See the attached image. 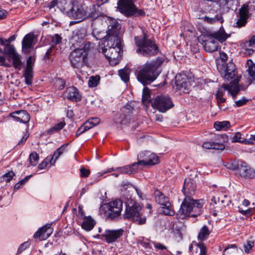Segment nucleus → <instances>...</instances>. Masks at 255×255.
Returning a JSON list of instances; mask_svg holds the SVG:
<instances>
[{"label":"nucleus","mask_w":255,"mask_h":255,"mask_svg":"<svg viewBox=\"0 0 255 255\" xmlns=\"http://www.w3.org/2000/svg\"><path fill=\"white\" fill-rule=\"evenodd\" d=\"M52 47H50L45 53L43 59L45 63H50L53 62V57L52 55Z\"/></svg>","instance_id":"5fc2aeb1"},{"label":"nucleus","mask_w":255,"mask_h":255,"mask_svg":"<svg viewBox=\"0 0 255 255\" xmlns=\"http://www.w3.org/2000/svg\"><path fill=\"white\" fill-rule=\"evenodd\" d=\"M255 245V241L250 240L247 241L246 244L244 245V250L246 253L249 254L250 253L252 248L254 247Z\"/></svg>","instance_id":"4d7b16f0"},{"label":"nucleus","mask_w":255,"mask_h":255,"mask_svg":"<svg viewBox=\"0 0 255 255\" xmlns=\"http://www.w3.org/2000/svg\"><path fill=\"white\" fill-rule=\"evenodd\" d=\"M229 92V84H223L218 88V90L216 94V97L224 96L226 91Z\"/></svg>","instance_id":"603ef678"},{"label":"nucleus","mask_w":255,"mask_h":255,"mask_svg":"<svg viewBox=\"0 0 255 255\" xmlns=\"http://www.w3.org/2000/svg\"><path fill=\"white\" fill-rule=\"evenodd\" d=\"M92 48V44L90 42H87L85 44L83 48H77L71 52L69 56L71 64L87 62L88 55Z\"/></svg>","instance_id":"20e7f679"},{"label":"nucleus","mask_w":255,"mask_h":255,"mask_svg":"<svg viewBox=\"0 0 255 255\" xmlns=\"http://www.w3.org/2000/svg\"><path fill=\"white\" fill-rule=\"evenodd\" d=\"M196 190V182L194 178H186L184 180L182 188L185 197H192Z\"/></svg>","instance_id":"ddd939ff"},{"label":"nucleus","mask_w":255,"mask_h":255,"mask_svg":"<svg viewBox=\"0 0 255 255\" xmlns=\"http://www.w3.org/2000/svg\"><path fill=\"white\" fill-rule=\"evenodd\" d=\"M226 167L228 169L232 170L233 171H236V173H238L239 166H240V161L237 162L236 161L227 162L225 164Z\"/></svg>","instance_id":"de8ad7c7"},{"label":"nucleus","mask_w":255,"mask_h":255,"mask_svg":"<svg viewBox=\"0 0 255 255\" xmlns=\"http://www.w3.org/2000/svg\"><path fill=\"white\" fill-rule=\"evenodd\" d=\"M123 201L116 199L113 201L105 204L103 207L105 216L111 220H114L121 215L123 209Z\"/></svg>","instance_id":"423d86ee"},{"label":"nucleus","mask_w":255,"mask_h":255,"mask_svg":"<svg viewBox=\"0 0 255 255\" xmlns=\"http://www.w3.org/2000/svg\"><path fill=\"white\" fill-rule=\"evenodd\" d=\"M123 33L121 26L118 22L113 21L112 24L109 25L107 35L122 36Z\"/></svg>","instance_id":"b1692460"},{"label":"nucleus","mask_w":255,"mask_h":255,"mask_svg":"<svg viewBox=\"0 0 255 255\" xmlns=\"http://www.w3.org/2000/svg\"><path fill=\"white\" fill-rule=\"evenodd\" d=\"M155 200L156 202L159 205L163 206L167 204L169 206L170 202L168 197L166 196L163 193L158 190H156L154 193Z\"/></svg>","instance_id":"c85d7f7f"},{"label":"nucleus","mask_w":255,"mask_h":255,"mask_svg":"<svg viewBox=\"0 0 255 255\" xmlns=\"http://www.w3.org/2000/svg\"><path fill=\"white\" fill-rule=\"evenodd\" d=\"M124 233L123 229L118 230H106L105 233L102 235L104 237L107 243L110 244L116 242L120 238Z\"/></svg>","instance_id":"2eb2a0df"},{"label":"nucleus","mask_w":255,"mask_h":255,"mask_svg":"<svg viewBox=\"0 0 255 255\" xmlns=\"http://www.w3.org/2000/svg\"><path fill=\"white\" fill-rule=\"evenodd\" d=\"M137 80L143 85V68H141L138 72H135Z\"/></svg>","instance_id":"e2e57ef3"},{"label":"nucleus","mask_w":255,"mask_h":255,"mask_svg":"<svg viewBox=\"0 0 255 255\" xmlns=\"http://www.w3.org/2000/svg\"><path fill=\"white\" fill-rule=\"evenodd\" d=\"M52 225L48 224L39 228L34 234L33 238H38L39 241H43L47 239L52 233Z\"/></svg>","instance_id":"dca6fc26"},{"label":"nucleus","mask_w":255,"mask_h":255,"mask_svg":"<svg viewBox=\"0 0 255 255\" xmlns=\"http://www.w3.org/2000/svg\"><path fill=\"white\" fill-rule=\"evenodd\" d=\"M66 125V123L64 121H61L56 124L55 126L48 130H46L47 134L51 135L56 132H58L61 130Z\"/></svg>","instance_id":"e433bc0d"},{"label":"nucleus","mask_w":255,"mask_h":255,"mask_svg":"<svg viewBox=\"0 0 255 255\" xmlns=\"http://www.w3.org/2000/svg\"><path fill=\"white\" fill-rule=\"evenodd\" d=\"M121 37L120 36L107 35L105 38L102 39L99 43V47L104 48L105 47H122L121 44Z\"/></svg>","instance_id":"f8f14e48"},{"label":"nucleus","mask_w":255,"mask_h":255,"mask_svg":"<svg viewBox=\"0 0 255 255\" xmlns=\"http://www.w3.org/2000/svg\"><path fill=\"white\" fill-rule=\"evenodd\" d=\"M240 89H239L238 85L235 84L234 81L229 84L228 93L231 95L233 99H236L237 96L240 92Z\"/></svg>","instance_id":"4c0bfd02"},{"label":"nucleus","mask_w":255,"mask_h":255,"mask_svg":"<svg viewBox=\"0 0 255 255\" xmlns=\"http://www.w3.org/2000/svg\"><path fill=\"white\" fill-rule=\"evenodd\" d=\"M113 121L116 125H127L129 123L128 117H125L123 113H117L115 114Z\"/></svg>","instance_id":"2f4dec72"},{"label":"nucleus","mask_w":255,"mask_h":255,"mask_svg":"<svg viewBox=\"0 0 255 255\" xmlns=\"http://www.w3.org/2000/svg\"><path fill=\"white\" fill-rule=\"evenodd\" d=\"M15 175V173L12 170H9L3 174L1 178L3 179V181L6 182H9L12 179Z\"/></svg>","instance_id":"6e6d98bb"},{"label":"nucleus","mask_w":255,"mask_h":255,"mask_svg":"<svg viewBox=\"0 0 255 255\" xmlns=\"http://www.w3.org/2000/svg\"><path fill=\"white\" fill-rule=\"evenodd\" d=\"M245 44L246 47H250L255 45V35L252 36L249 41H246Z\"/></svg>","instance_id":"774afa93"},{"label":"nucleus","mask_w":255,"mask_h":255,"mask_svg":"<svg viewBox=\"0 0 255 255\" xmlns=\"http://www.w3.org/2000/svg\"><path fill=\"white\" fill-rule=\"evenodd\" d=\"M248 5L244 4L239 10L240 17L236 22L237 26L242 27L246 24L248 17Z\"/></svg>","instance_id":"4be33fe9"},{"label":"nucleus","mask_w":255,"mask_h":255,"mask_svg":"<svg viewBox=\"0 0 255 255\" xmlns=\"http://www.w3.org/2000/svg\"><path fill=\"white\" fill-rule=\"evenodd\" d=\"M33 35L30 34H26L22 40V49L24 51L30 49L32 45Z\"/></svg>","instance_id":"f704fd0d"},{"label":"nucleus","mask_w":255,"mask_h":255,"mask_svg":"<svg viewBox=\"0 0 255 255\" xmlns=\"http://www.w3.org/2000/svg\"><path fill=\"white\" fill-rule=\"evenodd\" d=\"M86 18L93 20L99 16L100 12L96 9V5H92V7L87 8L86 9Z\"/></svg>","instance_id":"72a5a7b5"},{"label":"nucleus","mask_w":255,"mask_h":255,"mask_svg":"<svg viewBox=\"0 0 255 255\" xmlns=\"http://www.w3.org/2000/svg\"><path fill=\"white\" fill-rule=\"evenodd\" d=\"M144 156H147L144 159V166H153L159 162V157L154 153L146 151L144 152Z\"/></svg>","instance_id":"a878e982"},{"label":"nucleus","mask_w":255,"mask_h":255,"mask_svg":"<svg viewBox=\"0 0 255 255\" xmlns=\"http://www.w3.org/2000/svg\"><path fill=\"white\" fill-rule=\"evenodd\" d=\"M217 68L222 77L226 80L233 79L236 75V65H216Z\"/></svg>","instance_id":"9b49d317"},{"label":"nucleus","mask_w":255,"mask_h":255,"mask_svg":"<svg viewBox=\"0 0 255 255\" xmlns=\"http://www.w3.org/2000/svg\"><path fill=\"white\" fill-rule=\"evenodd\" d=\"M95 225L96 222L91 216H85L81 224V227L86 231H90L93 229Z\"/></svg>","instance_id":"c756f323"},{"label":"nucleus","mask_w":255,"mask_h":255,"mask_svg":"<svg viewBox=\"0 0 255 255\" xmlns=\"http://www.w3.org/2000/svg\"><path fill=\"white\" fill-rule=\"evenodd\" d=\"M204 21L209 24H213L218 21H222V17L221 15L217 14L214 17H209L208 16H204L202 17Z\"/></svg>","instance_id":"37998d69"},{"label":"nucleus","mask_w":255,"mask_h":255,"mask_svg":"<svg viewBox=\"0 0 255 255\" xmlns=\"http://www.w3.org/2000/svg\"><path fill=\"white\" fill-rule=\"evenodd\" d=\"M87 35V31L84 28L75 29L72 33V40L76 43L82 42Z\"/></svg>","instance_id":"393cba45"},{"label":"nucleus","mask_w":255,"mask_h":255,"mask_svg":"<svg viewBox=\"0 0 255 255\" xmlns=\"http://www.w3.org/2000/svg\"><path fill=\"white\" fill-rule=\"evenodd\" d=\"M39 158V155L36 151H33L30 153L29 156V160L30 164L33 166L36 165Z\"/></svg>","instance_id":"09e8293b"},{"label":"nucleus","mask_w":255,"mask_h":255,"mask_svg":"<svg viewBox=\"0 0 255 255\" xmlns=\"http://www.w3.org/2000/svg\"><path fill=\"white\" fill-rule=\"evenodd\" d=\"M4 53L9 62L12 64H22L21 56L17 52L13 44L7 43L4 48Z\"/></svg>","instance_id":"1a4fd4ad"},{"label":"nucleus","mask_w":255,"mask_h":255,"mask_svg":"<svg viewBox=\"0 0 255 255\" xmlns=\"http://www.w3.org/2000/svg\"><path fill=\"white\" fill-rule=\"evenodd\" d=\"M204 200H194L192 197H185L179 212L185 216L196 217L202 213Z\"/></svg>","instance_id":"7ed1b4c3"},{"label":"nucleus","mask_w":255,"mask_h":255,"mask_svg":"<svg viewBox=\"0 0 255 255\" xmlns=\"http://www.w3.org/2000/svg\"><path fill=\"white\" fill-rule=\"evenodd\" d=\"M238 173L245 179H253L255 178V170L251 168L246 162L241 161Z\"/></svg>","instance_id":"4468645a"},{"label":"nucleus","mask_w":255,"mask_h":255,"mask_svg":"<svg viewBox=\"0 0 255 255\" xmlns=\"http://www.w3.org/2000/svg\"><path fill=\"white\" fill-rule=\"evenodd\" d=\"M119 11L127 16L138 15L142 13L134 4L132 0H119L118 2Z\"/></svg>","instance_id":"0eeeda50"},{"label":"nucleus","mask_w":255,"mask_h":255,"mask_svg":"<svg viewBox=\"0 0 255 255\" xmlns=\"http://www.w3.org/2000/svg\"><path fill=\"white\" fill-rule=\"evenodd\" d=\"M235 82V84H237L239 87V89H240V91L241 90H246L248 86L250 85H248V80L247 79V81H246V84H243V83H241V84H239V80L236 79H234L233 80Z\"/></svg>","instance_id":"052dcab7"},{"label":"nucleus","mask_w":255,"mask_h":255,"mask_svg":"<svg viewBox=\"0 0 255 255\" xmlns=\"http://www.w3.org/2000/svg\"><path fill=\"white\" fill-rule=\"evenodd\" d=\"M129 190H126L123 194L126 209L123 218L132 221L139 225L143 224V218L141 217L142 207L130 194Z\"/></svg>","instance_id":"f03ea898"},{"label":"nucleus","mask_w":255,"mask_h":255,"mask_svg":"<svg viewBox=\"0 0 255 255\" xmlns=\"http://www.w3.org/2000/svg\"><path fill=\"white\" fill-rule=\"evenodd\" d=\"M123 114L125 116V117H128L129 121H130L131 120V114H132L133 107L129 104L127 103L123 107Z\"/></svg>","instance_id":"49530a36"},{"label":"nucleus","mask_w":255,"mask_h":255,"mask_svg":"<svg viewBox=\"0 0 255 255\" xmlns=\"http://www.w3.org/2000/svg\"><path fill=\"white\" fill-rule=\"evenodd\" d=\"M204 47L206 52H213L218 50L219 47L218 42L211 35L208 36L204 41Z\"/></svg>","instance_id":"6ab92c4d"},{"label":"nucleus","mask_w":255,"mask_h":255,"mask_svg":"<svg viewBox=\"0 0 255 255\" xmlns=\"http://www.w3.org/2000/svg\"><path fill=\"white\" fill-rule=\"evenodd\" d=\"M161 212L163 215L170 216H173L175 214V212L172 209L170 203L169 206L166 204L162 206Z\"/></svg>","instance_id":"c03bdc74"},{"label":"nucleus","mask_w":255,"mask_h":255,"mask_svg":"<svg viewBox=\"0 0 255 255\" xmlns=\"http://www.w3.org/2000/svg\"><path fill=\"white\" fill-rule=\"evenodd\" d=\"M194 247H196V253L198 252V249H199V255H207V249L204 243H197L195 241H193L189 247V252L192 254L193 253V248Z\"/></svg>","instance_id":"cd10ccee"},{"label":"nucleus","mask_w":255,"mask_h":255,"mask_svg":"<svg viewBox=\"0 0 255 255\" xmlns=\"http://www.w3.org/2000/svg\"><path fill=\"white\" fill-rule=\"evenodd\" d=\"M11 115L16 121L23 124H27L30 119V116L26 110L17 111L11 113Z\"/></svg>","instance_id":"aec40b11"},{"label":"nucleus","mask_w":255,"mask_h":255,"mask_svg":"<svg viewBox=\"0 0 255 255\" xmlns=\"http://www.w3.org/2000/svg\"><path fill=\"white\" fill-rule=\"evenodd\" d=\"M130 72L131 69L126 65L124 68L118 70V74L122 80L125 83H127L129 81Z\"/></svg>","instance_id":"473e14b6"},{"label":"nucleus","mask_w":255,"mask_h":255,"mask_svg":"<svg viewBox=\"0 0 255 255\" xmlns=\"http://www.w3.org/2000/svg\"><path fill=\"white\" fill-rule=\"evenodd\" d=\"M158 52L157 45L153 41L146 39L144 34V56L146 55H154L157 54Z\"/></svg>","instance_id":"a211bd4d"},{"label":"nucleus","mask_w":255,"mask_h":255,"mask_svg":"<svg viewBox=\"0 0 255 255\" xmlns=\"http://www.w3.org/2000/svg\"><path fill=\"white\" fill-rule=\"evenodd\" d=\"M30 245V242L28 241L25 242L21 244L18 247L17 251V254H20L22 252L28 248Z\"/></svg>","instance_id":"13d9d810"},{"label":"nucleus","mask_w":255,"mask_h":255,"mask_svg":"<svg viewBox=\"0 0 255 255\" xmlns=\"http://www.w3.org/2000/svg\"><path fill=\"white\" fill-rule=\"evenodd\" d=\"M23 76L24 77L25 83L27 85L32 84L33 79V65H26L24 67Z\"/></svg>","instance_id":"5701e85b"},{"label":"nucleus","mask_w":255,"mask_h":255,"mask_svg":"<svg viewBox=\"0 0 255 255\" xmlns=\"http://www.w3.org/2000/svg\"><path fill=\"white\" fill-rule=\"evenodd\" d=\"M144 67V105L151 103L153 108L161 113H165L172 108L174 104L170 97L166 96H158L154 100L151 97V91L146 87L154 81L161 73L159 66L160 65H147Z\"/></svg>","instance_id":"f257e3e1"},{"label":"nucleus","mask_w":255,"mask_h":255,"mask_svg":"<svg viewBox=\"0 0 255 255\" xmlns=\"http://www.w3.org/2000/svg\"><path fill=\"white\" fill-rule=\"evenodd\" d=\"M69 12L68 16L71 18L76 19L75 23L80 22L86 18L85 9L82 7H78L74 5L73 9Z\"/></svg>","instance_id":"f3484780"},{"label":"nucleus","mask_w":255,"mask_h":255,"mask_svg":"<svg viewBox=\"0 0 255 255\" xmlns=\"http://www.w3.org/2000/svg\"><path fill=\"white\" fill-rule=\"evenodd\" d=\"M99 52L103 53L109 62H115L118 64L122 58L121 53L122 47H105L104 48H98Z\"/></svg>","instance_id":"6e6552de"},{"label":"nucleus","mask_w":255,"mask_h":255,"mask_svg":"<svg viewBox=\"0 0 255 255\" xmlns=\"http://www.w3.org/2000/svg\"><path fill=\"white\" fill-rule=\"evenodd\" d=\"M249 101L245 97H242V98L239 100L235 101V104L234 105L235 107H240L246 105L247 102Z\"/></svg>","instance_id":"bf43d9fd"},{"label":"nucleus","mask_w":255,"mask_h":255,"mask_svg":"<svg viewBox=\"0 0 255 255\" xmlns=\"http://www.w3.org/2000/svg\"><path fill=\"white\" fill-rule=\"evenodd\" d=\"M143 157L142 152L139 153L137 155V161L132 164L126 165L122 167H117L116 169L111 168L109 169L107 172H110L113 171H116L121 174H131L137 172L139 170L142 169L143 167ZM106 173V172H105Z\"/></svg>","instance_id":"39448f33"},{"label":"nucleus","mask_w":255,"mask_h":255,"mask_svg":"<svg viewBox=\"0 0 255 255\" xmlns=\"http://www.w3.org/2000/svg\"><path fill=\"white\" fill-rule=\"evenodd\" d=\"M225 145L223 143L213 142V149L223 150L225 149Z\"/></svg>","instance_id":"69168bd1"},{"label":"nucleus","mask_w":255,"mask_h":255,"mask_svg":"<svg viewBox=\"0 0 255 255\" xmlns=\"http://www.w3.org/2000/svg\"><path fill=\"white\" fill-rule=\"evenodd\" d=\"M65 93H67V99L71 101L78 102L81 100V95L78 89L74 86L68 87Z\"/></svg>","instance_id":"412c9836"},{"label":"nucleus","mask_w":255,"mask_h":255,"mask_svg":"<svg viewBox=\"0 0 255 255\" xmlns=\"http://www.w3.org/2000/svg\"><path fill=\"white\" fill-rule=\"evenodd\" d=\"M210 235V231L206 225H204L198 233L197 239L199 243H204L203 241L207 240Z\"/></svg>","instance_id":"7c9ffc66"},{"label":"nucleus","mask_w":255,"mask_h":255,"mask_svg":"<svg viewBox=\"0 0 255 255\" xmlns=\"http://www.w3.org/2000/svg\"><path fill=\"white\" fill-rule=\"evenodd\" d=\"M176 90L184 93H189L190 84L186 75L179 73L175 77Z\"/></svg>","instance_id":"9d476101"},{"label":"nucleus","mask_w":255,"mask_h":255,"mask_svg":"<svg viewBox=\"0 0 255 255\" xmlns=\"http://www.w3.org/2000/svg\"><path fill=\"white\" fill-rule=\"evenodd\" d=\"M231 126L230 123L229 121H225L223 122L217 121L214 124V128L217 130H226Z\"/></svg>","instance_id":"a19ab883"},{"label":"nucleus","mask_w":255,"mask_h":255,"mask_svg":"<svg viewBox=\"0 0 255 255\" xmlns=\"http://www.w3.org/2000/svg\"><path fill=\"white\" fill-rule=\"evenodd\" d=\"M80 173L81 177L86 178L90 175V170L83 167L80 169Z\"/></svg>","instance_id":"680f3d73"},{"label":"nucleus","mask_w":255,"mask_h":255,"mask_svg":"<svg viewBox=\"0 0 255 255\" xmlns=\"http://www.w3.org/2000/svg\"><path fill=\"white\" fill-rule=\"evenodd\" d=\"M217 103L219 106V108L223 111H225L226 109V108H222V107L221 106V103H224L226 102V100L224 98H223V96H219V97H216Z\"/></svg>","instance_id":"0e129e2a"},{"label":"nucleus","mask_w":255,"mask_h":255,"mask_svg":"<svg viewBox=\"0 0 255 255\" xmlns=\"http://www.w3.org/2000/svg\"><path fill=\"white\" fill-rule=\"evenodd\" d=\"M241 136L242 134L240 132H236L233 137L232 141L244 143L247 144H253V142L252 141L247 140V139L242 138Z\"/></svg>","instance_id":"79ce46f5"},{"label":"nucleus","mask_w":255,"mask_h":255,"mask_svg":"<svg viewBox=\"0 0 255 255\" xmlns=\"http://www.w3.org/2000/svg\"><path fill=\"white\" fill-rule=\"evenodd\" d=\"M29 136V133L27 131L23 135L21 139L18 141L17 145H22L24 144Z\"/></svg>","instance_id":"338daca9"},{"label":"nucleus","mask_w":255,"mask_h":255,"mask_svg":"<svg viewBox=\"0 0 255 255\" xmlns=\"http://www.w3.org/2000/svg\"><path fill=\"white\" fill-rule=\"evenodd\" d=\"M100 76L96 75L95 76H91L90 77L88 81V85L90 87L94 88L96 87L100 83Z\"/></svg>","instance_id":"8fccbe9b"},{"label":"nucleus","mask_w":255,"mask_h":255,"mask_svg":"<svg viewBox=\"0 0 255 255\" xmlns=\"http://www.w3.org/2000/svg\"><path fill=\"white\" fill-rule=\"evenodd\" d=\"M249 67L247 72L249 75L248 80V85H251L252 83H255V65H248Z\"/></svg>","instance_id":"ea45409f"},{"label":"nucleus","mask_w":255,"mask_h":255,"mask_svg":"<svg viewBox=\"0 0 255 255\" xmlns=\"http://www.w3.org/2000/svg\"><path fill=\"white\" fill-rule=\"evenodd\" d=\"M135 43L137 47L136 52L138 53L143 54V39L140 38L137 36L134 37Z\"/></svg>","instance_id":"a18cd8bd"},{"label":"nucleus","mask_w":255,"mask_h":255,"mask_svg":"<svg viewBox=\"0 0 255 255\" xmlns=\"http://www.w3.org/2000/svg\"><path fill=\"white\" fill-rule=\"evenodd\" d=\"M211 36L217 41H219L220 42H224L226 39L230 36V35L226 33L223 30H219L216 32L213 33L211 34Z\"/></svg>","instance_id":"c9c22d12"},{"label":"nucleus","mask_w":255,"mask_h":255,"mask_svg":"<svg viewBox=\"0 0 255 255\" xmlns=\"http://www.w3.org/2000/svg\"><path fill=\"white\" fill-rule=\"evenodd\" d=\"M53 162V157L47 156L42 162L39 164L38 169L42 170L44 169L48 165V163L50 162L51 165H54Z\"/></svg>","instance_id":"3c124183"},{"label":"nucleus","mask_w":255,"mask_h":255,"mask_svg":"<svg viewBox=\"0 0 255 255\" xmlns=\"http://www.w3.org/2000/svg\"><path fill=\"white\" fill-rule=\"evenodd\" d=\"M73 0H60L58 4V7L67 16L69 12H71L70 10L73 9Z\"/></svg>","instance_id":"bb28decb"},{"label":"nucleus","mask_w":255,"mask_h":255,"mask_svg":"<svg viewBox=\"0 0 255 255\" xmlns=\"http://www.w3.org/2000/svg\"><path fill=\"white\" fill-rule=\"evenodd\" d=\"M69 143H65L62 145L60 147L58 148L56 150L54 151L53 154L51 155L50 157H53V163L54 164L56 160L58 159L59 156L63 153L65 150L66 147L68 145Z\"/></svg>","instance_id":"58836bf2"},{"label":"nucleus","mask_w":255,"mask_h":255,"mask_svg":"<svg viewBox=\"0 0 255 255\" xmlns=\"http://www.w3.org/2000/svg\"><path fill=\"white\" fill-rule=\"evenodd\" d=\"M32 174L26 176L22 179L19 181L14 186V190H17L21 188L22 185L24 184L32 176Z\"/></svg>","instance_id":"864d4df0"}]
</instances>
